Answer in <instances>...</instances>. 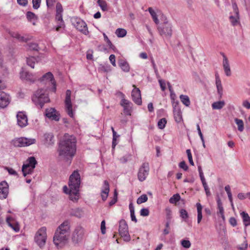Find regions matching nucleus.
Segmentation results:
<instances>
[{
  "label": "nucleus",
  "instance_id": "f257e3e1",
  "mask_svg": "<svg viewBox=\"0 0 250 250\" xmlns=\"http://www.w3.org/2000/svg\"><path fill=\"white\" fill-rule=\"evenodd\" d=\"M76 151V140L73 136L64 135L59 144L58 152L60 159L67 162L68 165Z\"/></svg>",
  "mask_w": 250,
  "mask_h": 250
},
{
  "label": "nucleus",
  "instance_id": "f03ea898",
  "mask_svg": "<svg viewBox=\"0 0 250 250\" xmlns=\"http://www.w3.org/2000/svg\"><path fill=\"white\" fill-rule=\"evenodd\" d=\"M70 234V223L66 220L56 229L53 237V242L58 248H62L67 242Z\"/></svg>",
  "mask_w": 250,
  "mask_h": 250
},
{
  "label": "nucleus",
  "instance_id": "7ed1b4c3",
  "mask_svg": "<svg viewBox=\"0 0 250 250\" xmlns=\"http://www.w3.org/2000/svg\"><path fill=\"white\" fill-rule=\"evenodd\" d=\"M81 184V178L79 172L74 171L70 175L69 181V197L70 200L76 202L79 199V188Z\"/></svg>",
  "mask_w": 250,
  "mask_h": 250
},
{
  "label": "nucleus",
  "instance_id": "20e7f679",
  "mask_svg": "<svg viewBox=\"0 0 250 250\" xmlns=\"http://www.w3.org/2000/svg\"><path fill=\"white\" fill-rule=\"evenodd\" d=\"M32 100L38 107L42 108L45 103L50 101L46 90L41 88L37 90L32 97Z\"/></svg>",
  "mask_w": 250,
  "mask_h": 250
},
{
  "label": "nucleus",
  "instance_id": "39448f33",
  "mask_svg": "<svg viewBox=\"0 0 250 250\" xmlns=\"http://www.w3.org/2000/svg\"><path fill=\"white\" fill-rule=\"evenodd\" d=\"M159 34L163 38L170 39L172 35V26L171 23L166 21L158 27Z\"/></svg>",
  "mask_w": 250,
  "mask_h": 250
},
{
  "label": "nucleus",
  "instance_id": "423d86ee",
  "mask_svg": "<svg viewBox=\"0 0 250 250\" xmlns=\"http://www.w3.org/2000/svg\"><path fill=\"white\" fill-rule=\"evenodd\" d=\"M46 228L42 227L36 232L34 236V241L40 248H42L46 243Z\"/></svg>",
  "mask_w": 250,
  "mask_h": 250
},
{
  "label": "nucleus",
  "instance_id": "0eeeda50",
  "mask_svg": "<svg viewBox=\"0 0 250 250\" xmlns=\"http://www.w3.org/2000/svg\"><path fill=\"white\" fill-rule=\"evenodd\" d=\"M72 25L79 31L86 35L89 32L86 23L78 17H72L71 19Z\"/></svg>",
  "mask_w": 250,
  "mask_h": 250
},
{
  "label": "nucleus",
  "instance_id": "6e6552de",
  "mask_svg": "<svg viewBox=\"0 0 250 250\" xmlns=\"http://www.w3.org/2000/svg\"><path fill=\"white\" fill-rule=\"evenodd\" d=\"M84 229L81 226H77L74 230L72 235V242L77 244L81 242L84 235Z\"/></svg>",
  "mask_w": 250,
  "mask_h": 250
},
{
  "label": "nucleus",
  "instance_id": "1a4fd4ad",
  "mask_svg": "<svg viewBox=\"0 0 250 250\" xmlns=\"http://www.w3.org/2000/svg\"><path fill=\"white\" fill-rule=\"evenodd\" d=\"M119 231L121 236L125 241L128 242L130 240V236L128 233V228L126 221L122 219L120 221Z\"/></svg>",
  "mask_w": 250,
  "mask_h": 250
},
{
  "label": "nucleus",
  "instance_id": "9d476101",
  "mask_svg": "<svg viewBox=\"0 0 250 250\" xmlns=\"http://www.w3.org/2000/svg\"><path fill=\"white\" fill-rule=\"evenodd\" d=\"M12 142L15 146L22 147L29 146L35 144L36 140L35 139H29L24 137H21L13 140Z\"/></svg>",
  "mask_w": 250,
  "mask_h": 250
},
{
  "label": "nucleus",
  "instance_id": "9b49d317",
  "mask_svg": "<svg viewBox=\"0 0 250 250\" xmlns=\"http://www.w3.org/2000/svg\"><path fill=\"white\" fill-rule=\"evenodd\" d=\"M149 171V164L148 163H144L139 168L138 173V178L141 182L145 181L148 174Z\"/></svg>",
  "mask_w": 250,
  "mask_h": 250
},
{
  "label": "nucleus",
  "instance_id": "f8f14e48",
  "mask_svg": "<svg viewBox=\"0 0 250 250\" xmlns=\"http://www.w3.org/2000/svg\"><path fill=\"white\" fill-rule=\"evenodd\" d=\"M119 94L122 96L120 104L124 108V112L126 115H131L132 104L129 101L125 99V95L121 92Z\"/></svg>",
  "mask_w": 250,
  "mask_h": 250
},
{
  "label": "nucleus",
  "instance_id": "ddd939ff",
  "mask_svg": "<svg viewBox=\"0 0 250 250\" xmlns=\"http://www.w3.org/2000/svg\"><path fill=\"white\" fill-rule=\"evenodd\" d=\"M71 91L70 90H67L66 91V96L65 99V104L66 111L67 114L71 118H73L74 114L72 110V105L71 101Z\"/></svg>",
  "mask_w": 250,
  "mask_h": 250
},
{
  "label": "nucleus",
  "instance_id": "4468645a",
  "mask_svg": "<svg viewBox=\"0 0 250 250\" xmlns=\"http://www.w3.org/2000/svg\"><path fill=\"white\" fill-rule=\"evenodd\" d=\"M232 8L234 15L229 16V20L233 26H235L239 23L240 16L238 6L235 2L232 3Z\"/></svg>",
  "mask_w": 250,
  "mask_h": 250
},
{
  "label": "nucleus",
  "instance_id": "2eb2a0df",
  "mask_svg": "<svg viewBox=\"0 0 250 250\" xmlns=\"http://www.w3.org/2000/svg\"><path fill=\"white\" fill-rule=\"evenodd\" d=\"M10 102L9 94L0 90V108H4L7 106Z\"/></svg>",
  "mask_w": 250,
  "mask_h": 250
},
{
  "label": "nucleus",
  "instance_id": "dca6fc26",
  "mask_svg": "<svg viewBox=\"0 0 250 250\" xmlns=\"http://www.w3.org/2000/svg\"><path fill=\"white\" fill-rule=\"evenodd\" d=\"M9 193V186L5 181L0 183V199H6Z\"/></svg>",
  "mask_w": 250,
  "mask_h": 250
},
{
  "label": "nucleus",
  "instance_id": "f3484780",
  "mask_svg": "<svg viewBox=\"0 0 250 250\" xmlns=\"http://www.w3.org/2000/svg\"><path fill=\"white\" fill-rule=\"evenodd\" d=\"M45 116L49 119L58 121L60 119V114L54 108H50L45 110Z\"/></svg>",
  "mask_w": 250,
  "mask_h": 250
},
{
  "label": "nucleus",
  "instance_id": "a211bd4d",
  "mask_svg": "<svg viewBox=\"0 0 250 250\" xmlns=\"http://www.w3.org/2000/svg\"><path fill=\"white\" fill-rule=\"evenodd\" d=\"M131 97L133 102L138 105H141L142 98L141 95V91L138 88L133 89L131 92Z\"/></svg>",
  "mask_w": 250,
  "mask_h": 250
},
{
  "label": "nucleus",
  "instance_id": "6ab92c4d",
  "mask_svg": "<svg viewBox=\"0 0 250 250\" xmlns=\"http://www.w3.org/2000/svg\"><path fill=\"white\" fill-rule=\"evenodd\" d=\"M18 125L21 127L25 126L27 125V117L23 112H19L17 115Z\"/></svg>",
  "mask_w": 250,
  "mask_h": 250
},
{
  "label": "nucleus",
  "instance_id": "aec40b11",
  "mask_svg": "<svg viewBox=\"0 0 250 250\" xmlns=\"http://www.w3.org/2000/svg\"><path fill=\"white\" fill-rule=\"evenodd\" d=\"M109 192V184L108 182H107V181L105 180L104 182V184L102 187V189L101 190V197H102V200L104 201H105L106 200V199L108 196Z\"/></svg>",
  "mask_w": 250,
  "mask_h": 250
},
{
  "label": "nucleus",
  "instance_id": "412c9836",
  "mask_svg": "<svg viewBox=\"0 0 250 250\" xmlns=\"http://www.w3.org/2000/svg\"><path fill=\"white\" fill-rule=\"evenodd\" d=\"M223 60V66L225 73V74L227 76L229 77L231 76V73L230 70V68L229 64V62L228 59L226 56L222 53Z\"/></svg>",
  "mask_w": 250,
  "mask_h": 250
},
{
  "label": "nucleus",
  "instance_id": "4be33fe9",
  "mask_svg": "<svg viewBox=\"0 0 250 250\" xmlns=\"http://www.w3.org/2000/svg\"><path fill=\"white\" fill-rule=\"evenodd\" d=\"M27 164H23L22 167V171H25V169L26 167H31L32 169L35 168L36 165L37 164V162L34 157H29L27 160Z\"/></svg>",
  "mask_w": 250,
  "mask_h": 250
},
{
  "label": "nucleus",
  "instance_id": "5701e85b",
  "mask_svg": "<svg viewBox=\"0 0 250 250\" xmlns=\"http://www.w3.org/2000/svg\"><path fill=\"white\" fill-rule=\"evenodd\" d=\"M44 144L49 146L54 143V136L51 133H45L44 134Z\"/></svg>",
  "mask_w": 250,
  "mask_h": 250
},
{
  "label": "nucleus",
  "instance_id": "b1692460",
  "mask_svg": "<svg viewBox=\"0 0 250 250\" xmlns=\"http://www.w3.org/2000/svg\"><path fill=\"white\" fill-rule=\"evenodd\" d=\"M21 77L22 79H26L31 82H34L36 80V78L34 76L27 71H22L21 73Z\"/></svg>",
  "mask_w": 250,
  "mask_h": 250
},
{
  "label": "nucleus",
  "instance_id": "393cba45",
  "mask_svg": "<svg viewBox=\"0 0 250 250\" xmlns=\"http://www.w3.org/2000/svg\"><path fill=\"white\" fill-rule=\"evenodd\" d=\"M40 81L41 82L47 81L49 84H50V83H51L53 81H55V79L52 73L49 72L43 75L40 79Z\"/></svg>",
  "mask_w": 250,
  "mask_h": 250
},
{
  "label": "nucleus",
  "instance_id": "a878e982",
  "mask_svg": "<svg viewBox=\"0 0 250 250\" xmlns=\"http://www.w3.org/2000/svg\"><path fill=\"white\" fill-rule=\"evenodd\" d=\"M217 208L219 210V211L217 212V214H220L221 218L223 219V220H225V216L224 214V208L221 199L218 195H217Z\"/></svg>",
  "mask_w": 250,
  "mask_h": 250
},
{
  "label": "nucleus",
  "instance_id": "bb28decb",
  "mask_svg": "<svg viewBox=\"0 0 250 250\" xmlns=\"http://www.w3.org/2000/svg\"><path fill=\"white\" fill-rule=\"evenodd\" d=\"M56 20L58 21H60L56 28V31H59L60 28L64 27V23L62 20V14L56 13Z\"/></svg>",
  "mask_w": 250,
  "mask_h": 250
},
{
  "label": "nucleus",
  "instance_id": "cd10ccee",
  "mask_svg": "<svg viewBox=\"0 0 250 250\" xmlns=\"http://www.w3.org/2000/svg\"><path fill=\"white\" fill-rule=\"evenodd\" d=\"M240 214L242 217L243 221L245 227L250 225V217L249 214L244 211L242 212Z\"/></svg>",
  "mask_w": 250,
  "mask_h": 250
},
{
  "label": "nucleus",
  "instance_id": "c85d7f7f",
  "mask_svg": "<svg viewBox=\"0 0 250 250\" xmlns=\"http://www.w3.org/2000/svg\"><path fill=\"white\" fill-rule=\"evenodd\" d=\"M12 218L10 216L6 218V222L8 226L10 227L12 229L16 232H19L20 231V227L18 223L13 224L10 222Z\"/></svg>",
  "mask_w": 250,
  "mask_h": 250
},
{
  "label": "nucleus",
  "instance_id": "c756f323",
  "mask_svg": "<svg viewBox=\"0 0 250 250\" xmlns=\"http://www.w3.org/2000/svg\"><path fill=\"white\" fill-rule=\"evenodd\" d=\"M196 207L197 210V223H200L202 219V206L199 203H197L196 204Z\"/></svg>",
  "mask_w": 250,
  "mask_h": 250
},
{
  "label": "nucleus",
  "instance_id": "7c9ffc66",
  "mask_svg": "<svg viewBox=\"0 0 250 250\" xmlns=\"http://www.w3.org/2000/svg\"><path fill=\"white\" fill-rule=\"evenodd\" d=\"M119 65L124 71L125 72L129 71V65L126 62L121 60L119 62Z\"/></svg>",
  "mask_w": 250,
  "mask_h": 250
},
{
  "label": "nucleus",
  "instance_id": "2f4dec72",
  "mask_svg": "<svg viewBox=\"0 0 250 250\" xmlns=\"http://www.w3.org/2000/svg\"><path fill=\"white\" fill-rule=\"evenodd\" d=\"M225 104V103L224 101H220L214 102L212 104V107L213 109H221L224 107Z\"/></svg>",
  "mask_w": 250,
  "mask_h": 250
},
{
  "label": "nucleus",
  "instance_id": "473e14b6",
  "mask_svg": "<svg viewBox=\"0 0 250 250\" xmlns=\"http://www.w3.org/2000/svg\"><path fill=\"white\" fill-rule=\"evenodd\" d=\"M180 99L182 103L186 106H189L190 104V102L189 97L187 95H181Z\"/></svg>",
  "mask_w": 250,
  "mask_h": 250
},
{
  "label": "nucleus",
  "instance_id": "72a5a7b5",
  "mask_svg": "<svg viewBox=\"0 0 250 250\" xmlns=\"http://www.w3.org/2000/svg\"><path fill=\"white\" fill-rule=\"evenodd\" d=\"M148 11L151 15L152 18L153 19V21L156 24H158L159 20L157 18V15L156 13L153 10L152 7H149L148 8Z\"/></svg>",
  "mask_w": 250,
  "mask_h": 250
},
{
  "label": "nucleus",
  "instance_id": "f704fd0d",
  "mask_svg": "<svg viewBox=\"0 0 250 250\" xmlns=\"http://www.w3.org/2000/svg\"><path fill=\"white\" fill-rule=\"evenodd\" d=\"M129 210H130V216H131V220L132 221H134L135 223H136L137 222V219H136L135 215L134 208L133 205L132 203L129 204Z\"/></svg>",
  "mask_w": 250,
  "mask_h": 250
},
{
  "label": "nucleus",
  "instance_id": "c9c22d12",
  "mask_svg": "<svg viewBox=\"0 0 250 250\" xmlns=\"http://www.w3.org/2000/svg\"><path fill=\"white\" fill-rule=\"evenodd\" d=\"M173 113L175 121L177 123L180 122L182 119V114L180 110L179 109H178L176 110H173Z\"/></svg>",
  "mask_w": 250,
  "mask_h": 250
},
{
  "label": "nucleus",
  "instance_id": "e433bc0d",
  "mask_svg": "<svg viewBox=\"0 0 250 250\" xmlns=\"http://www.w3.org/2000/svg\"><path fill=\"white\" fill-rule=\"evenodd\" d=\"M234 121L236 124L237 125L238 130L240 132H242L244 129V123L242 120L235 118Z\"/></svg>",
  "mask_w": 250,
  "mask_h": 250
},
{
  "label": "nucleus",
  "instance_id": "4c0bfd02",
  "mask_svg": "<svg viewBox=\"0 0 250 250\" xmlns=\"http://www.w3.org/2000/svg\"><path fill=\"white\" fill-rule=\"evenodd\" d=\"M26 16L27 20L29 21H35L38 19L37 16L33 12L30 11H28Z\"/></svg>",
  "mask_w": 250,
  "mask_h": 250
},
{
  "label": "nucleus",
  "instance_id": "58836bf2",
  "mask_svg": "<svg viewBox=\"0 0 250 250\" xmlns=\"http://www.w3.org/2000/svg\"><path fill=\"white\" fill-rule=\"evenodd\" d=\"M97 3L103 11H107V5L105 1L103 0H98Z\"/></svg>",
  "mask_w": 250,
  "mask_h": 250
},
{
  "label": "nucleus",
  "instance_id": "ea45409f",
  "mask_svg": "<svg viewBox=\"0 0 250 250\" xmlns=\"http://www.w3.org/2000/svg\"><path fill=\"white\" fill-rule=\"evenodd\" d=\"M126 31L123 28H118L115 32L117 37L120 38L124 37L126 35Z\"/></svg>",
  "mask_w": 250,
  "mask_h": 250
},
{
  "label": "nucleus",
  "instance_id": "a19ab883",
  "mask_svg": "<svg viewBox=\"0 0 250 250\" xmlns=\"http://www.w3.org/2000/svg\"><path fill=\"white\" fill-rule=\"evenodd\" d=\"M70 215L78 218H81L83 215V213L81 209L77 208L72 210L70 212Z\"/></svg>",
  "mask_w": 250,
  "mask_h": 250
},
{
  "label": "nucleus",
  "instance_id": "79ce46f5",
  "mask_svg": "<svg viewBox=\"0 0 250 250\" xmlns=\"http://www.w3.org/2000/svg\"><path fill=\"white\" fill-rule=\"evenodd\" d=\"M181 199V197L179 194L177 193L174 194L169 200L170 203L176 204L178 201Z\"/></svg>",
  "mask_w": 250,
  "mask_h": 250
},
{
  "label": "nucleus",
  "instance_id": "37998d69",
  "mask_svg": "<svg viewBox=\"0 0 250 250\" xmlns=\"http://www.w3.org/2000/svg\"><path fill=\"white\" fill-rule=\"evenodd\" d=\"M28 49L30 50L39 51V47L37 43L35 42H30L27 44Z\"/></svg>",
  "mask_w": 250,
  "mask_h": 250
},
{
  "label": "nucleus",
  "instance_id": "c03bdc74",
  "mask_svg": "<svg viewBox=\"0 0 250 250\" xmlns=\"http://www.w3.org/2000/svg\"><path fill=\"white\" fill-rule=\"evenodd\" d=\"M248 247V243L246 240V238L244 237V242L239 245L237 246L236 248L239 250H247Z\"/></svg>",
  "mask_w": 250,
  "mask_h": 250
},
{
  "label": "nucleus",
  "instance_id": "a18cd8bd",
  "mask_svg": "<svg viewBox=\"0 0 250 250\" xmlns=\"http://www.w3.org/2000/svg\"><path fill=\"white\" fill-rule=\"evenodd\" d=\"M167 120L165 118L161 119L158 122V127L161 129H163L165 127L167 124Z\"/></svg>",
  "mask_w": 250,
  "mask_h": 250
},
{
  "label": "nucleus",
  "instance_id": "49530a36",
  "mask_svg": "<svg viewBox=\"0 0 250 250\" xmlns=\"http://www.w3.org/2000/svg\"><path fill=\"white\" fill-rule=\"evenodd\" d=\"M147 196L146 194H143L140 196L137 200V203L138 204H141L146 202L147 200Z\"/></svg>",
  "mask_w": 250,
  "mask_h": 250
},
{
  "label": "nucleus",
  "instance_id": "de8ad7c7",
  "mask_svg": "<svg viewBox=\"0 0 250 250\" xmlns=\"http://www.w3.org/2000/svg\"><path fill=\"white\" fill-rule=\"evenodd\" d=\"M180 217L185 221L188 218V214L187 211L185 209H181L180 210Z\"/></svg>",
  "mask_w": 250,
  "mask_h": 250
},
{
  "label": "nucleus",
  "instance_id": "09e8293b",
  "mask_svg": "<svg viewBox=\"0 0 250 250\" xmlns=\"http://www.w3.org/2000/svg\"><path fill=\"white\" fill-rule=\"evenodd\" d=\"M36 59L34 57L28 58L26 59L27 64L30 66L31 68H34V64L35 62Z\"/></svg>",
  "mask_w": 250,
  "mask_h": 250
},
{
  "label": "nucleus",
  "instance_id": "8fccbe9b",
  "mask_svg": "<svg viewBox=\"0 0 250 250\" xmlns=\"http://www.w3.org/2000/svg\"><path fill=\"white\" fill-rule=\"evenodd\" d=\"M118 193L117 190L115 189L114 192V195L113 198L109 202V206L110 207L114 205L117 201Z\"/></svg>",
  "mask_w": 250,
  "mask_h": 250
},
{
  "label": "nucleus",
  "instance_id": "3c124183",
  "mask_svg": "<svg viewBox=\"0 0 250 250\" xmlns=\"http://www.w3.org/2000/svg\"><path fill=\"white\" fill-rule=\"evenodd\" d=\"M104 40L106 42L109 48L111 49L114 50L116 48L115 46L109 40L108 37L105 35V33L103 34Z\"/></svg>",
  "mask_w": 250,
  "mask_h": 250
},
{
  "label": "nucleus",
  "instance_id": "603ef678",
  "mask_svg": "<svg viewBox=\"0 0 250 250\" xmlns=\"http://www.w3.org/2000/svg\"><path fill=\"white\" fill-rule=\"evenodd\" d=\"M201 182H202L203 186L204 188V189L205 190L206 194L207 196H210L211 194H210V192L209 191V188L206 183V180H203V181H201Z\"/></svg>",
  "mask_w": 250,
  "mask_h": 250
},
{
  "label": "nucleus",
  "instance_id": "864d4df0",
  "mask_svg": "<svg viewBox=\"0 0 250 250\" xmlns=\"http://www.w3.org/2000/svg\"><path fill=\"white\" fill-rule=\"evenodd\" d=\"M182 246L185 248H189L191 246V243L189 240H182L181 241Z\"/></svg>",
  "mask_w": 250,
  "mask_h": 250
},
{
  "label": "nucleus",
  "instance_id": "5fc2aeb1",
  "mask_svg": "<svg viewBox=\"0 0 250 250\" xmlns=\"http://www.w3.org/2000/svg\"><path fill=\"white\" fill-rule=\"evenodd\" d=\"M186 153L188 155V159L190 164L192 166H194V162L192 160V154L190 149H188L186 150Z\"/></svg>",
  "mask_w": 250,
  "mask_h": 250
},
{
  "label": "nucleus",
  "instance_id": "6e6d98bb",
  "mask_svg": "<svg viewBox=\"0 0 250 250\" xmlns=\"http://www.w3.org/2000/svg\"><path fill=\"white\" fill-rule=\"evenodd\" d=\"M41 3V0H32L33 8L38 9L40 7Z\"/></svg>",
  "mask_w": 250,
  "mask_h": 250
},
{
  "label": "nucleus",
  "instance_id": "4d7b16f0",
  "mask_svg": "<svg viewBox=\"0 0 250 250\" xmlns=\"http://www.w3.org/2000/svg\"><path fill=\"white\" fill-rule=\"evenodd\" d=\"M31 39H32V37H29L28 36H21V38H20V39H19V41L21 42H26L28 41L31 40Z\"/></svg>",
  "mask_w": 250,
  "mask_h": 250
},
{
  "label": "nucleus",
  "instance_id": "13d9d810",
  "mask_svg": "<svg viewBox=\"0 0 250 250\" xmlns=\"http://www.w3.org/2000/svg\"><path fill=\"white\" fill-rule=\"evenodd\" d=\"M34 169H32L31 167H26V169H25V171H22L23 176L25 177L27 174L32 173Z\"/></svg>",
  "mask_w": 250,
  "mask_h": 250
},
{
  "label": "nucleus",
  "instance_id": "bf43d9fd",
  "mask_svg": "<svg viewBox=\"0 0 250 250\" xmlns=\"http://www.w3.org/2000/svg\"><path fill=\"white\" fill-rule=\"evenodd\" d=\"M63 9L61 3L58 2L56 4V13L62 14Z\"/></svg>",
  "mask_w": 250,
  "mask_h": 250
},
{
  "label": "nucleus",
  "instance_id": "052dcab7",
  "mask_svg": "<svg viewBox=\"0 0 250 250\" xmlns=\"http://www.w3.org/2000/svg\"><path fill=\"white\" fill-rule=\"evenodd\" d=\"M149 210L147 208H142L140 211V215L142 216H147L149 215Z\"/></svg>",
  "mask_w": 250,
  "mask_h": 250
},
{
  "label": "nucleus",
  "instance_id": "680f3d73",
  "mask_svg": "<svg viewBox=\"0 0 250 250\" xmlns=\"http://www.w3.org/2000/svg\"><path fill=\"white\" fill-rule=\"evenodd\" d=\"M198 170L199 173V176L201 179V181H203V180H206L204 176V173L202 169V167L201 166H198Z\"/></svg>",
  "mask_w": 250,
  "mask_h": 250
},
{
  "label": "nucleus",
  "instance_id": "e2e57ef3",
  "mask_svg": "<svg viewBox=\"0 0 250 250\" xmlns=\"http://www.w3.org/2000/svg\"><path fill=\"white\" fill-rule=\"evenodd\" d=\"M101 232L103 234H104L105 233L106 228H105V222L104 220L102 221L101 222Z\"/></svg>",
  "mask_w": 250,
  "mask_h": 250
},
{
  "label": "nucleus",
  "instance_id": "0e129e2a",
  "mask_svg": "<svg viewBox=\"0 0 250 250\" xmlns=\"http://www.w3.org/2000/svg\"><path fill=\"white\" fill-rule=\"evenodd\" d=\"M179 166L181 168L183 169L185 171H187L188 168V166L184 161L179 163Z\"/></svg>",
  "mask_w": 250,
  "mask_h": 250
},
{
  "label": "nucleus",
  "instance_id": "69168bd1",
  "mask_svg": "<svg viewBox=\"0 0 250 250\" xmlns=\"http://www.w3.org/2000/svg\"><path fill=\"white\" fill-rule=\"evenodd\" d=\"M159 83L161 87V88L163 91H165L166 87V83L164 80L160 79L159 80Z\"/></svg>",
  "mask_w": 250,
  "mask_h": 250
},
{
  "label": "nucleus",
  "instance_id": "338daca9",
  "mask_svg": "<svg viewBox=\"0 0 250 250\" xmlns=\"http://www.w3.org/2000/svg\"><path fill=\"white\" fill-rule=\"evenodd\" d=\"M109 60L110 61L111 63L114 66H116V60H115V56L113 54L110 55L109 56Z\"/></svg>",
  "mask_w": 250,
  "mask_h": 250
},
{
  "label": "nucleus",
  "instance_id": "774afa93",
  "mask_svg": "<svg viewBox=\"0 0 250 250\" xmlns=\"http://www.w3.org/2000/svg\"><path fill=\"white\" fill-rule=\"evenodd\" d=\"M167 215H166V219L167 221H170L172 218L171 216V211L169 209H167Z\"/></svg>",
  "mask_w": 250,
  "mask_h": 250
}]
</instances>
